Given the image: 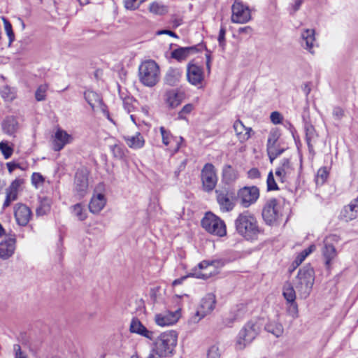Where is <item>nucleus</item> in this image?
Wrapping results in <instances>:
<instances>
[{"instance_id":"f257e3e1","label":"nucleus","mask_w":358,"mask_h":358,"mask_svg":"<svg viewBox=\"0 0 358 358\" xmlns=\"http://www.w3.org/2000/svg\"><path fill=\"white\" fill-rule=\"evenodd\" d=\"M178 334L175 331L162 333L155 340L148 358H166L173 355L177 345Z\"/></svg>"},{"instance_id":"f03ea898","label":"nucleus","mask_w":358,"mask_h":358,"mask_svg":"<svg viewBox=\"0 0 358 358\" xmlns=\"http://www.w3.org/2000/svg\"><path fill=\"white\" fill-rule=\"evenodd\" d=\"M234 223L236 232L248 241L257 239L261 233L256 217L248 210L240 213Z\"/></svg>"},{"instance_id":"7ed1b4c3","label":"nucleus","mask_w":358,"mask_h":358,"mask_svg":"<svg viewBox=\"0 0 358 358\" xmlns=\"http://www.w3.org/2000/svg\"><path fill=\"white\" fill-rule=\"evenodd\" d=\"M315 281V272L310 265L299 269L294 281V286L302 299H306L310 294Z\"/></svg>"},{"instance_id":"20e7f679","label":"nucleus","mask_w":358,"mask_h":358,"mask_svg":"<svg viewBox=\"0 0 358 358\" xmlns=\"http://www.w3.org/2000/svg\"><path fill=\"white\" fill-rule=\"evenodd\" d=\"M262 323L259 319L248 322L238 333L236 341V348L243 350L249 345L259 334Z\"/></svg>"},{"instance_id":"39448f33","label":"nucleus","mask_w":358,"mask_h":358,"mask_svg":"<svg viewBox=\"0 0 358 358\" xmlns=\"http://www.w3.org/2000/svg\"><path fill=\"white\" fill-rule=\"evenodd\" d=\"M139 80L145 86L153 87L159 80V67L152 59L143 62L138 67Z\"/></svg>"},{"instance_id":"423d86ee","label":"nucleus","mask_w":358,"mask_h":358,"mask_svg":"<svg viewBox=\"0 0 358 358\" xmlns=\"http://www.w3.org/2000/svg\"><path fill=\"white\" fill-rule=\"evenodd\" d=\"M220 264V261L219 260L202 261L198 264L197 267L192 268L187 276L175 280L173 285H176L181 284L185 278L189 276L201 279H208L211 275L216 273V269Z\"/></svg>"},{"instance_id":"0eeeda50","label":"nucleus","mask_w":358,"mask_h":358,"mask_svg":"<svg viewBox=\"0 0 358 358\" xmlns=\"http://www.w3.org/2000/svg\"><path fill=\"white\" fill-rule=\"evenodd\" d=\"M201 226L206 231L213 235L223 237L227 234L224 222L213 213H206L201 220Z\"/></svg>"},{"instance_id":"6e6552de","label":"nucleus","mask_w":358,"mask_h":358,"mask_svg":"<svg viewBox=\"0 0 358 358\" xmlns=\"http://www.w3.org/2000/svg\"><path fill=\"white\" fill-rule=\"evenodd\" d=\"M89 174V170L84 166L78 169L75 173L73 192L78 199L83 198L87 194Z\"/></svg>"},{"instance_id":"1a4fd4ad","label":"nucleus","mask_w":358,"mask_h":358,"mask_svg":"<svg viewBox=\"0 0 358 358\" xmlns=\"http://www.w3.org/2000/svg\"><path fill=\"white\" fill-rule=\"evenodd\" d=\"M262 217L268 225L277 224L282 216L281 206L276 199H271L266 201L262 209Z\"/></svg>"},{"instance_id":"9d476101","label":"nucleus","mask_w":358,"mask_h":358,"mask_svg":"<svg viewBox=\"0 0 358 358\" xmlns=\"http://www.w3.org/2000/svg\"><path fill=\"white\" fill-rule=\"evenodd\" d=\"M252 19L251 11L241 0H235L231 6V21L236 24H245Z\"/></svg>"},{"instance_id":"9b49d317","label":"nucleus","mask_w":358,"mask_h":358,"mask_svg":"<svg viewBox=\"0 0 358 358\" xmlns=\"http://www.w3.org/2000/svg\"><path fill=\"white\" fill-rule=\"evenodd\" d=\"M280 137V133L276 129H272L269 132L266 143V151L271 163H273V160L285 151V148H282L278 142Z\"/></svg>"},{"instance_id":"f8f14e48","label":"nucleus","mask_w":358,"mask_h":358,"mask_svg":"<svg viewBox=\"0 0 358 358\" xmlns=\"http://www.w3.org/2000/svg\"><path fill=\"white\" fill-rule=\"evenodd\" d=\"M201 178L203 190L206 192H212L217 182V176L215 166L207 163L201 170Z\"/></svg>"},{"instance_id":"ddd939ff","label":"nucleus","mask_w":358,"mask_h":358,"mask_svg":"<svg viewBox=\"0 0 358 358\" xmlns=\"http://www.w3.org/2000/svg\"><path fill=\"white\" fill-rule=\"evenodd\" d=\"M216 304V297L213 293H208L201 299V303L197 309L196 315L192 318V322L196 323L210 314L215 308Z\"/></svg>"},{"instance_id":"4468645a","label":"nucleus","mask_w":358,"mask_h":358,"mask_svg":"<svg viewBox=\"0 0 358 358\" xmlns=\"http://www.w3.org/2000/svg\"><path fill=\"white\" fill-rule=\"evenodd\" d=\"M339 240L340 238L338 236L331 234L327 236L323 241L324 247L322 248V252L325 259V265L328 268L330 267L332 261L337 256V251L335 248V244L338 243Z\"/></svg>"},{"instance_id":"2eb2a0df","label":"nucleus","mask_w":358,"mask_h":358,"mask_svg":"<svg viewBox=\"0 0 358 358\" xmlns=\"http://www.w3.org/2000/svg\"><path fill=\"white\" fill-rule=\"evenodd\" d=\"M259 197V189L256 186L244 187L238 192V198L244 208H248L256 203Z\"/></svg>"},{"instance_id":"dca6fc26","label":"nucleus","mask_w":358,"mask_h":358,"mask_svg":"<svg viewBox=\"0 0 358 358\" xmlns=\"http://www.w3.org/2000/svg\"><path fill=\"white\" fill-rule=\"evenodd\" d=\"M187 79L192 85L199 87L202 85L204 73L202 67L189 62L187 66Z\"/></svg>"},{"instance_id":"f3484780","label":"nucleus","mask_w":358,"mask_h":358,"mask_svg":"<svg viewBox=\"0 0 358 358\" xmlns=\"http://www.w3.org/2000/svg\"><path fill=\"white\" fill-rule=\"evenodd\" d=\"M216 199L222 212H229L233 210L235 203L233 200L232 194L226 189H218L215 190Z\"/></svg>"},{"instance_id":"a211bd4d","label":"nucleus","mask_w":358,"mask_h":358,"mask_svg":"<svg viewBox=\"0 0 358 358\" xmlns=\"http://www.w3.org/2000/svg\"><path fill=\"white\" fill-rule=\"evenodd\" d=\"M294 174V169L288 159H283L275 170V176L282 183L289 182Z\"/></svg>"},{"instance_id":"6ab92c4d","label":"nucleus","mask_w":358,"mask_h":358,"mask_svg":"<svg viewBox=\"0 0 358 358\" xmlns=\"http://www.w3.org/2000/svg\"><path fill=\"white\" fill-rule=\"evenodd\" d=\"M14 216L19 226L25 227L31 219L32 212L27 205L19 203L14 206Z\"/></svg>"},{"instance_id":"aec40b11","label":"nucleus","mask_w":358,"mask_h":358,"mask_svg":"<svg viewBox=\"0 0 358 358\" xmlns=\"http://www.w3.org/2000/svg\"><path fill=\"white\" fill-rule=\"evenodd\" d=\"M180 317V309H178L175 311H165L156 314L155 321L157 325L165 327L175 324L179 320Z\"/></svg>"},{"instance_id":"412c9836","label":"nucleus","mask_w":358,"mask_h":358,"mask_svg":"<svg viewBox=\"0 0 358 358\" xmlns=\"http://www.w3.org/2000/svg\"><path fill=\"white\" fill-rule=\"evenodd\" d=\"M73 137L69 134L65 130L58 129L54 136L52 148L55 151L62 150L67 144L73 142Z\"/></svg>"},{"instance_id":"4be33fe9","label":"nucleus","mask_w":358,"mask_h":358,"mask_svg":"<svg viewBox=\"0 0 358 358\" xmlns=\"http://www.w3.org/2000/svg\"><path fill=\"white\" fill-rule=\"evenodd\" d=\"M129 330L131 333L138 334L148 339L152 340L155 333L148 330L137 318H133L130 323Z\"/></svg>"},{"instance_id":"5701e85b","label":"nucleus","mask_w":358,"mask_h":358,"mask_svg":"<svg viewBox=\"0 0 358 358\" xmlns=\"http://www.w3.org/2000/svg\"><path fill=\"white\" fill-rule=\"evenodd\" d=\"M15 243L16 239L15 235H13L0 243L1 259H7L14 254L15 250Z\"/></svg>"},{"instance_id":"b1692460","label":"nucleus","mask_w":358,"mask_h":358,"mask_svg":"<svg viewBox=\"0 0 358 358\" xmlns=\"http://www.w3.org/2000/svg\"><path fill=\"white\" fill-rule=\"evenodd\" d=\"M106 199L103 194H94L89 203V210L91 213H99L106 206Z\"/></svg>"},{"instance_id":"393cba45","label":"nucleus","mask_w":358,"mask_h":358,"mask_svg":"<svg viewBox=\"0 0 358 358\" xmlns=\"http://www.w3.org/2000/svg\"><path fill=\"white\" fill-rule=\"evenodd\" d=\"M84 96L86 101L89 103L92 110L100 108L103 111H105V106L103 105L102 99L99 94L92 90H87L85 92Z\"/></svg>"},{"instance_id":"a878e982","label":"nucleus","mask_w":358,"mask_h":358,"mask_svg":"<svg viewBox=\"0 0 358 358\" xmlns=\"http://www.w3.org/2000/svg\"><path fill=\"white\" fill-rule=\"evenodd\" d=\"M233 127L240 141L245 142L250 138L252 132V129L246 127L240 120L235 121Z\"/></svg>"},{"instance_id":"bb28decb","label":"nucleus","mask_w":358,"mask_h":358,"mask_svg":"<svg viewBox=\"0 0 358 358\" xmlns=\"http://www.w3.org/2000/svg\"><path fill=\"white\" fill-rule=\"evenodd\" d=\"M301 39L302 46L311 54H313L314 51L313 49L315 46V30L312 29L303 30L301 33Z\"/></svg>"},{"instance_id":"cd10ccee","label":"nucleus","mask_w":358,"mask_h":358,"mask_svg":"<svg viewBox=\"0 0 358 358\" xmlns=\"http://www.w3.org/2000/svg\"><path fill=\"white\" fill-rule=\"evenodd\" d=\"M123 138L127 145L131 149H141L145 145V139L140 132H136L134 136H124Z\"/></svg>"},{"instance_id":"c85d7f7f","label":"nucleus","mask_w":358,"mask_h":358,"mask_svg":"<svg viewBox=\"0 0 358 358\" xmlns=\"http://www.w3.org/2000/svg\"><path fill=\"white\" fill-rule=\"evenodd\" d=\"M196 52V46L179 48L172 51L171 57L179 62H181L185 60L191 54Z\"/></svg>"},{"instance_id":"c756f323","label":"nucleus","mask_w":358,"mask_h":358,"mask_svg":"<svg viewBox=\"0 0 358 358\" xmlns=\"http://www.w3.org/2000/svg\"><path fill=\"white\" fill-rule=\"evenodd\" d=\"M264 329L276 338L280 337L284 333L282 324L277 320H269L265 324Z\"/></svg>"},{"instance_id":"7c9ffc66","label":"nucleus","mask_w":358,"mask_h":358,"mask_svg":"<svg viewBox=\"0 0 358 358\" xmlns=\"http://www.w3.org/2000/svg\"><path fill=\"white\" fill-rule=\"evenodd\" d=\"M340 216L345 222L351 221L358 216V207L352 201L343 208Z\"/></svg>"},{"instance_id":"2f4dec72","label":"nucleus","mask_w":358,"mask_h":358,"mask_svg":"<svg viewBox=\"0 0 358 358\" xmlns=\"http://www.w3.org/2000/svg\"><path fill=\"white\" fill-rule=\"evenodd\" d=\"M182 76L181 71L178 69H169L165 76L164 81L170 86L176 85Z\"/></svg>"},{"instance_id":"473e14b6","label":"nucleus","mask_w":358,"mask_h":358,"mask_svg":"<svg viewBox=\"0 0 358 358\" xmlns=\"http://www.w3.org/2000/svg\"><path fill=\"white\" fill-rule=\"evenodd\" d=\"M2 129L8 135H13L18 129V123L13 117H7L2 123Z\"/></svg>"},{"instance_id":"72a5a7b5","label":"nucleus","mask_w":358,"mask_h":358,"mask_svg":"<svg viewBox=\"0 0 358 358\" xmlns=\"http://www.w3.org/2000/svg\"><path fill=\"white\" fill-rule=\"evenodd\" d=\"M166 102L171 108L177 107L180 104L182 99V94L175 90L166 92Z\"/></svg>"},{"instance_id":"f704fd0d","label":"nucleus","mask_w":358,"mask_h":358,"mask_svg":"<svg viewBox=\"0 0 358 358\" xmlns=\"http://www.w3.org/2000/svg\"><path fill=\"white\" fill-rule=\"evenodd\" d=\"M223 180L230 184L234 182L238 178V173L230 165H226L222 171Z\"/></svg>"},{"instance_id":"c9c22d12","label":"nucleus","mask_w":358,"mask_h":358,"mask_svg":"<svg viewBox=\"0 0 358 358\" xmlns=\"http://www.w3.org/2000/svg\"><path fill=\"white\" fill-rule=\"evenodd\" d=\"M295 287L289 282L285 283L282 289V295L287 302H293L296 300Z\"/></svg>"},{"instance_id":"e433bc0d","label":"nucleus","mask_w":358,"mask_h":358,"mask_svg":"<svg viewBox=\"0 0 358 358\" xmlns=\"http://www.w3.org/2000/svg\"><path fill=\"white\" fill-rule=\"evenodd\" d=\"M315 248L316 247L315 245H310L308 248L300 252L293 262V264H294V269L299 266L304 261L306 257L312 253L315 250Z\"/></svg>"},{"instance_id":"4c0bfd02","label":"nucleus","mask_w":358,"mask_h":358,"mask_svg":"<svg viewBox=\"0 0 358 358\" xmlns=\"http://www.w3.org/2000/svg\"><path fill=\"white\" fill-rule=\"evenodd\" d=\"M71 213L80 221L85 220L87 215L84 206L81 203H76L71 208Z\"/></svg>"},{"instance_id":"58836bf2","label":"nucleus","mask_w":358,"mask_h":358,"mask_svg":"<svg viewBox=\"0 0 358 358\" xmlns=\"http://www.w3.org/2000/svg\"><path fill=\"white\" fill-rule=\"evenodd\" d=\"M0 151L4 159H8L12 156L14 149L13 145H10L8 141H1L0 142Z\"/></svg>"},{"instance_id":"ea45409f","label":"nucleus","mask_w":358,"mask_h":358,"mask_svg":"<svg viewBox=\"0 0 358 358\" xmlns=\"http://www.w3.org/2000/svg\"><path fill=\"white\" fill-rule=\"evenodd\" d=\"M2 20H3V22L4 29H5L6 34L8 37V40H9L8 46H10L12 43L15 39V34L13 32V27H12V24L4 17H2Z\"/></svg>"},{"instance_id":"a19ab883","label":"nucleus","mask_w":358,"mask_h":358,"mask_svg":"<svg viewBox=\"0 0 358 358\" xmlns=\"http://www.w3.org/2000/svg\"><path fill=\"white\" fill-rule=\"evenodd\" d=\"M149 10L151 13L160 15H164L168 12V8L166 6L156 2L152 3L150 5Z\"/></svg>"},{"instance_id":"79ce46f5","label":"nucleus","mask_w":358,"mask_h":358,"mask_svg":"<svg viewBox=\"0 0 358 358\" xmlns=\"http://www.w3.org/2000/svg\"><path fill=\"white\" fill-rule=\"evenodd\" d=\"M110 151L114 157L122 159L125 157V148L120 145L115 144L110 146Z\"/></svg>"},{"instance_id":"37998d69","label":"nucleus","mask_w":358,"mask_h":358,"mask_svg":"<svg viewBox=\"0 0 358 358\" xmlns=\"http://www.w3.org/2000/svg\"><path fill=\"white\" fill-rule=\"evenodd\" d=\"M248 313V308L245 304H238L236 308L233 310L234 315V319L238 320L244 317Z\"/></svg>"},{"instance_id":"c03bdc74","label":"nucleus","mask_w":358,"mask_h":358,"mask_svg":"<svg viewBox=\"0 0 358 358\" xmlns=\"http://www.w3.org/2000/svg\"><path fill=\"white\" fill-rule=\"evenodd\" d=\"M48 88V86L46 84H43L38 86L35 92V98L36 101H42L45 99Z\"/></svg>"},{"instance_id":"a18cd8bd","label":"nucleus","mask_w":358,"mask_h":358,"mask_svg":"<svg viewBox=\"0 0 358 358\" xmlns=\"http://www.w3.org/2000/svg\"><path fill=\"white\" fill-rule=\"evenodd\" d=\"M329 176V172L326 167L320 168L317 173L316 176V183L317 185H322L324 183L327 177Z\"/></svg>"},{"instance_id":"49530a36","label":"nucleus","mask_w":358,"mask_h":358,"mask_svg":"<svg viewBox=\"0 0 358 358\" xmlns=\"http://www.w3.org/2000/svg\"><path fill=\"white\" fill-rule=\"evenodd\" d=\"M17 192L12 191L8 189H6V196L3 204V208H6L8 207L12 201L17 200Z\"/></svg>"},{"instance_id":"de8ad7c7","label":"nucleus","mask_w":358,"mask_h":358,"mask_svg":"<svg viewBox=\"0 0 358 358\" xmlns=\"http://www.w3.org/2000/svg\"><path fill=\"white\" fill-rule=\"evenodd\" d=\"M287 312L292 318H297L299 316L298 305L295 301L287 302Z\"/></svg>"},{"instance_id":"09e8293b","label":"nucleus","mask_w":358,"mask_h":358,"mask_svg":"<svg viewBox=\"0 0 358 358\" xmlns=\"http://www.w3.org/2000/svg\"><path fill=\"white\" fill-rule=\"evenodd\" d=\"M159 131L162 135V143L165 145H168L170 143L171 140L173 138V136L171 132L166 130L164 127H161L159 128Z\"/></svg>"},{"instance_id":"8fccbe9b","label":"nucleus","mask_w":358,"mask_h":358,"mask_svg":"<svg viewBox=\"0 0 358 358\" xmlns=\"http://www.w3.org/2000/svg\"><path fill=\"white\" fill-rule=\"evenodd\" d=\"M266 185L268 191H273L278 189V185L274 179L272 171H270L268 175Z\"/></svg>"},{"instance_id":"3c124183","label":"nucleus","mask_w":358,"mask_h":358,"mask_svg":"<svg viewBox=\"0 0 358 358\" xmlns=\"http://www.w3.org/2000/svg\"><path fill=\"white\" fill-rule=\"evenodd\" d=\"M13 355L14 358H29L27 352L22 350L19 344L13 345Z\"/></svg>"},{"instance_id":"603ef678","label":"nucleus","mask_w":358,"mask_h":358,"mask_svg":"<svg viewBox=\"0 0 358 358\" xmlns=\"http://www.w3.org/2000/svg\"><path fill=\"white\" fill-rule=\"evenodd\" d=\"M306 142L309 149L312 148L311 141L315 134V129L313 126H308L306 128Z\"/></svg>"},{"instance_id":"864d4df0","label":"nucleus","mask_w":358,"mask_h":358,"mask_svg":"<svg viewBox=\"0 0 358 358\" xmlns=\"http://www.w3.org/2000/svg\"><path fill=\"white\" fill-rule=\"evenodd\" d=\"M207 358H220V352L218 346L214 345L208 349Z\"/></svg>"},{"instance_id":"5fc2aeb1","label":"nucleus","mask_w":358,"mask_h":358,"mask_svg":"<svg viewBox=\"0 0 358 358\" xmlns=\"http://www.w3.org/2000/svg\"><path fill=\"white\" fill-rule=\"evenodd\" d=\"M123 107L127 113H131L134 110L133 99L127 97L123 99Z\"/></svg>"},{"instance_id":"6e6d98bb","label":"nucleus","mask_w":358,"mask_h":358,"mask_svg":"<svg viewBox=\"0 0 358 358\" xmlns=\"http://www.w3.org/2000/svg\"><path fill=\"white\" fill-rule=\"evenodd\" d=\"M24 180L20 178H16L15 180H13L10 185L8 187V189L12 191H15L18 192L19 188L21 186V185L23 183Z\"/></svg>"},{"instance_id":"4d7b16f0","label":"nucleus","mask_w":358,"mask_h":358,"mask_svg":"<svg viewBox=\"0 0 358 358\" xmlns=\"http://www.w3.org/2000/svg\"><path fill=\"white\" fill-rule=\"evenodd\" d=\"M193 105L192 104H186L182 108V110L178 113V117L180 119H185V117H183L184 114H189L193 110Z\"/></svg>"},{"instance_id":"13d9d810","label":"nucleus","mask_w":358,"mask_h":358,"mask_svg":"<svg viewBox=\"0 0 358 358\" xmlns=\"http://www.w3.org/2000/svg\"><path fill=\"white\" fill-rule=\"evenodd\" d=\"M271 121L275 124H280L282 120V115L277 111L272 112L270 116Z\"/></svg>"},{"instance_id":"bf43d9fd","label":"nucleus","mask_w":358,"mask_h":358,"mask_svg":"<svg viewBox=\"0 0 358 358\" xmlns=\"http://www.w3.org/2000/svg\"><path fill=\"white\" fill-rule=\"evenodd\" d=\"M44 180L43 177L38 173H34L31 176V181L33 185L38 186L39 184L43 183Z\"/></svg>"},{"instance_id":"052dcab7","label":"nucleus","mask_w":358,"mask_h":358,"mask_svg":"<svg viewBox=\"0 0 358 358\" xmlns=\"http://www.w3.org/2000/svg\"><path fill=\"white\" fill-rule=\"evenodd\" d=\"M260 176V171L257 168H252L248 171V177L250 179L259 178Z\"/></svg>"},{"instance_id":"680f3d73","label":"nucleus","mask_w":358,"mask_h":358,"mask_svg":"<svg viewBox=\"0 0 358 358\" xmlns=\"http://www.w3.org/2000/svg\"><path fill=\"white\" fill-rule=\"evenodd\" d=\"M333 116L337 120H341L344 116L343 109L338 106L334 107L333 109Z\"/></svg>"},{"instance_id":"e2e57ef3","label":"nucleus","mask_w":358,"mask_h":358,"mask_svg":"<svg viewBox=\"0 0 358 358\" xmlns=\"http://www.w3.org/2000/svg\"><path fill=\"white\" fill-rule=\"evenodd\" d=\"M225 34H226L225 28L221 27L220 32H219V36H218L217 39H218L220 45L222 47H223L225 43Z\"/></svg>"},{"instance_id":"0e129e2a","label":"nucleus","mask_w":358,"mask_h":358,"mask_svg":"<svg viewBox=\"0 0 358 358\" xmlns=\"http://www.w3.org/2000/svg\"><path fill=\"white\" fill-rule=\"evenodd\" d=\"M253 32V29L250 26H245L243 27H240L238 29V34H246V35H252Z\"/></svg>"},{"instance_id":"69168bd1","label":"nucleus","mask_w":358,"mask_h":358,"mask_svg":"<svg viewBox=\"0 0 358 358\" xmlns=\"http://www.w3.org/2000/svg\"><path fill=\"white\" fill-rule=\"evenodd\" d=\"M6 166L10 173H13L15 169L20 167L19 164L15 163L13 162H8L6 164Z\"/></svg>"},{"instance_id":"338daca9","label":"nucleus","mask_w":358,"mask_h":358,"mask_svg":"<svg viewBox=\"0 0 358 358\" xmlns=\"http://www.w3.org/2000/svg\"><path fill=\"white\" fill-rule=\"evenodd\" d=\"M157 35L167 34V35L171 36L174 38L178 37L175 32H173L171 30H167V29L159 30L157 32Z\"/></svg>"},{"instance_id":"774afa93","label":"nucleus","mask_w":358,"mask_h":358,"mask_svg":"<svg viewBox=\"0 0 358 358\" xmlns=\"http://www.w3.org/2000/svg\"><path fill=\"white\" fill-rule=\"evenodd\" d=\"M49 206H41L39 208L36 209V215H43L49 210Z\"/></svg>"}]
</instances>
